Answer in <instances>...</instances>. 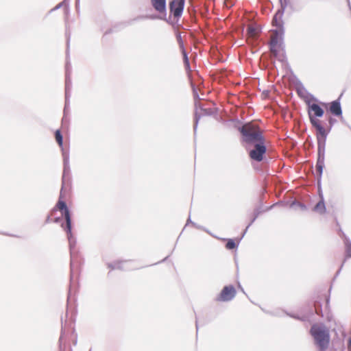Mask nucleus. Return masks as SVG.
I'll return each mask as SVG.
<instances>
[{
    "label": "nucleus",
    "mask_w": 351,
    "mask_h": 351,
    "mask_svg": "<svg viewBox=\"0 0 351 351\" xmlns=\"http://www.w3.org/2000/svg\"><path fill=\"white\" fill-rule=\"evenodd\" d=\"M308 116L311 123L316 130V136L318 143H325L328 130L324 126V121L320 120L319 117L324 115V110L317 104H308Z\"/></svg>",
    "instance_id": "nucleus-1"
},
{
    "label": "nucleus",
    "mask_w": 351,
    "mask_h": 351,
    "mask_svg": "<svg viewBox=\"0 0 351 351\" xmlns=\"http://www.w3.org/2000/svg\"><path fill=\"white\" fill-rule=\"evenodd\" d=\"M239 132L241 134V142L246 146L265 138L263 131L257 124L252 122L242 125L239 128Z\"/></svg>",
    "instance_id": "nucleus-2"
},
{
    "label": "nucleus",
    "mask_w": 351,
    "mask_h": 351,
    "mask_svg": "<svg viewBox=\"0 0 351 351\" xmlns=\"http://www.w3.org/2000/svg\"><path fill=\"white\" fill-rule=\"evenodd\" d=\"M310 333L313 337L319 351H326L330 343V333L328 329L317 324L311 326Z\"/></svg>",
    "instance_id": "nucleus-3"
},
{
    "label": "nucleus",
    "mask_w": 351,
    "mask_h": 351,
    "mask_svg": "<svg viewBox=\"0 0 351 351\" xmlns=\"http://www.w3.org/2000/svg\"><path fill=\"white\" fill-rule=\"evenodd\" d=\"M250 147H252L249 151L250 158L256 162L262 161L267 152L266 139L265 138L263 141H258L246 146L247 148Z\"/></svg>",
    "instance_id": "nucleus-4"
},
{
    "label": "nucleus",
    "mask_w": 351,
    "mask_h": 351,
    "mask_svg": "<svg viewBox=\"0 0 351 351\" xmlns=\"http://www.w3.org/2000/svg\"><path fill=\"white\" fill-rule=\"evenodd\" d=\"M62 191L63 186L62 187L59 199L56 205L54 210H60L62 213V215L64 216L66 220V226L64 228V230H66L68 236H70L71 234V219L69 210L66 206L65 202L63 200Z\"/></svg>",
    "instance_id": "nucleus-5"
},
{
    "label": "nucleus",
    "mask_w": 351,
    "mask_h": 351,
    "mask_svg": "<svg viewBox=\"0 0 351 351\" xmlns=\"http://www.w3.org/2000/svg\"><path fill=\"white\" fill-rule=\"evenodd\" d=\"M237 291L234 286H225L220 293L217 296V302H228L232 300L236 295Z\"/></svg>",
    "instance_id": "nucleus-6"
},
{
    "label": "nucleus",
    "mask_w": 351,
    "mask_h": 351,
    "mask_svg": "<svg viewBox=\"0 0 351 351\" xmlns=\"http://www.w3.org/2000/svg\"><path fill=\"white\" fill-rule=\"evenodd\" d=\"M185 0H172L169 2V10L171 14L175 18H179L181 16L184 7Z\"/></svg>",
    "instance_id": "nucleus-7"
},
{
    "label": "nucleus",
    "mask_w": 351,
    "mask_h": 351,
    "mask_svg": "<svg viewBox=\"0 0 351 351\" xmlns=\"http://www.w3.org/2000/svg\"><path fill=\"white\" fill-rule=\"evenodd\" d=\"M283 13L278 11L277 12L272 20L273 26H276L277 27L276 29L272 31L271 35L280 36L282 34V21Z\"/></svg>",
    "instance_id": "nucleus-8"
},
{
    "label": "nucleus",
    "mask_w": 351,
    "mask_h": 351,
    "mask_svg": "<svg viewBox=\"0 0 351 351\" xmlns=\"http://www.w3.org/2000/svg\"><path fill=\"white\" fill-rule=\"evenodd\" d=\"M322 106L325 107L328 106V110L335 116L341 117L342 115V110L339 101V98L337 100L333 101L328 104H322Z\"/></svg>",
    "instance_id": "nucleus-9"
},
{
    "label": "nucleus",
    "mask_w": 351,
    "mask_h": 351,
    "mask_svg": "<svg viewBox=\"0 0 351 351\" xmlns=\"http://www.w3.org/2000/svg\"><path fill=\"white\" fill-rule=\"evenodd\" d=\"M154 9L159 13H165L166 11V0H150Z\"/></svg>",
    "instance_id": "nucleus-10"
},
{
    "label": "nucleus",
    "mask_w": 351,
    "mask_h": 351,
    "mask_svg": "<svg viewBox=\"0 0 351 351\" xmlns=\"http://www.w3.org/2000/svg\"><path fill=\"white\" fill-rule=\"evenodd\" d=\"M259 34V29L258 27L253 25H250L247 27V40L252 39L254 40L256 38Z\"/></svg>",
    "instance_id": "nucleus-11"
},
{
    "label": "nucleus",
    "mask_w": 351,
    "mask_h": 351,
    "mask_svg": "<svg viewBox=\"0 0 351 351\" xmlns=\"http://www.w3.org/2000/svg\"><path fill=\"white\" fill-rule=\"evenodd\" d=\"M278 37H279L278 36L271 35V51L275 56L277 55V52H278Z\"/></svg>",
    "instance_id": "nucleus-12"
},
{
    "label": "nucleus",
    "mask_w": 351,
    "mask_h": 351,
    "mask_svg": "<svg viewBox=\"0 0 351 351\" xmlns=\"http://www.w3.org/2000/svg\"><path fill=\"white\" fill-rule=\"evenodd\" d=\"M324 155H320V151L319 152V158L317 162L316 165V171L319 173V176L322 173L323 168L324 166Z\"/></svg>",
    "instance_id": "nucleus-13"
},
{
    "label": "nucleus",
    "mask_w": 351,
    "mask_h": 351,
    "mask_svg": "<svg viewBox=\"0 0 351 351\" xmlns=\"http://www.w3.org/2000/svg\"><path fill=\"white\" fill-rule=\"evenodd\" d=\"M314 210L318 213L323 214L326 211V207L325 204L324 202L323 199H322L315 205L314 207Z\"/></svg>",
    "instance_id": "nucleus-14"
},
{
    "label": "nucleus",
    "mask_w": 351,
    "mask_h": 351,
    "mask_svg": "<svg viewBox=\"0 0 351 351\" xmlns=\"http://www.w3.org/2000/svg\"><path fill=\"white\" fill-rule=\"evenodd\" d=\"M55 138L59 146L62 147L63 145L62 135L61 134L60 131L58 130L55 132Z\"/></svg>",
    "instance_id": "nucleus-15"
},
{
    "label": "nucleus",
    "mask_w": 351,
    "mask_h": 351,
    "mask_svg": "<svg viewBox=\"0 0 351 351\" xmlns=\"http://www.w3.org/2000/svg\"><path fill=\"white\" fill-rule=\"evenodd\" d=\"M237 245L236 242L233 239H228L226 244V247L228 250H233L236 248Z\"/></svg>",
    "instance_id": "nucleus-16"
},
{
    "label": "nucleus",
    "mask_w": 351,
    "mask_h": 351,
    "mask_svg": "<svg viewBox=\"0 0 351 351\" xmlns=\"http://www.w3.org/2000/svg\"><path fill=\"white\" fill-rule=\"evenodd\" d=\"M348 351H351V339L348 341Z\"/></svg>",
    "instance_id": "nucleus-17"
},
{
    "label": "nucleus",
    "mask_w": 351,
    "mask_h": 351,
    "mask_svg": "<svg viewBox=\"0 0 351 351\" xmlns=\"http://www.w3.org/2000/svg\"><path fill=\"white\" fill-rule=\"evenodd\" d=\"M185 62H186V64L189 66V62H188V59L186 57H185Z\"/></svg>",
    "instance_id": "nucleus-18"
},
{
    "label": "nucleus",
    "mask_w": 351,
    "mask_h": 351,
    "mask_svg": "<svg viewBox=\"0 0 351 351\" xmlns=\"http://www.w3.org/2000/svg\"><path fill=\"white\" fill-rule=\"evenodd\" d=\"M49 221V217H47V221Z\"/></svg>",
    "instance_id": "nucleus-19"
},
{
    "label": "nucleus",
    "mask_w": 351,
    "mask_h": 351,
    "mask_svg": "<svg viewBox=\"0 0 351 351\" xmlns=\"http://www.w3.org/2000/svg\"><path fill=\"white\" fill-rule=\"evenodd\" d=\"M340 351H343V350H340Z\"/></svg>",
    "instance_id": "nucleus-20"
}]
</instances>
